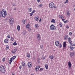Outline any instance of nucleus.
<instances>
[{"label": "nucleus", "mask_w": 75, "mask_h": 75, "mask_svg": "<svg viewBox=\"0 0 75 75\" xmlns=\"http://www.w3.org/2000/svg\"><path fill=\"white\" fill-rule=\"evenodd\" d=\"M7 15V12L4 9H2V11H0V17L2 16L3 17H5Z\"/></svg>", "instance_id": "nucleus-1"}, {"label": "nucleus", "mask_w": 75, "mask_h": 75, "mask_svg": "<svg viewBox=\"0 0 75 75\" xmlns=\"http://www.w3.org/2000/svg\"><path fill=\"white\" fill-rule=\"evenodd\" d=\"M0 71L2 73H4L6 72V70L5 68L3 65H2L0 67Z\"/></svg>", "instance_id": "nucleus-2"}, {"label": "nucleus", "mask_w": 75, "mask_h": 75, "mask_svg": "<svg viewBox=\"0 0 75 75\" xmlns=\"http://www.w3.org/2000/svg\"><path fill=\"white\" fill-rule=\"evenodd\" d=\"M50 29L51 30H56V27L54 25L52 24L50 26Z\"/></svg>", "instance_id": "nucleus-3"}, {"label": "nucleus", "mask_w": 75, "mask_h": 75, "mask_svg": "<svg viewBox=\"0 0 75 75\" xmlns=\"http://www.w3.org/2000/svg\"><path fill=\"white\" fill-rule=\"evenodd\" d=\"M14 20L13 18H11L9 20V22L10 24H13L14 23Z\"/></svg>", "instance_id": "nucleus-4"}, {"label": "nucleus", "mask_w": 75, "mask_h": 75, "mask_svg": "<svg viewBox=\"0 0 75 75\" xmlns=\"http://www.w3.org/2000/svg\"><path fill=\"white\" fill-rule=\"evenodd\" d=\"M16 58V56H13L10 59V60H9V64L10 65H11V63L12 62V61L14 59Z\"/></svg>", "instance_id": "nucleus-5"}, {"label": "nucleus", "mask_w": 75, "mask_h": 75, "mask_svg": "<svg viewBox=\"0 0 75 75\" xmlns=\"http://www.w3.org/2000/svg\"><path fill=\"white\" fill-rule=\"evenodd\" d=\"M49 7L50 8H54V4L53 2H52L50 3L49 4Z\"/></svg>", "instance_id": "nucleus-6"}, {"label": "nucleus", "mask_w": 75, "mask_h": 75, "mask_svg": "<svg viewBox=\"0 0 75 75\" xmlns=\"http://www.w3.org/2000/svg\"><path fill=\"white\" fill-rule=\"evenodd\" d=\"M63 50H65V48H66V42H63Z\"/></svg>", "instance_id": "nucleus-7"}, {"label": "nucleus", "mask_w": 75, "mask_h": 75, "mask_svg": "<svg viewBox=\"0 0 75 75\" xmlns=\"http://www.w3.org/2000/svg\"><path fill=\"white\" fill-rule=\"evenodd\" d=\"M37 37L38 41H40L41 40V35L39 34L37 35Z\"/></svg>", "instance_id": "nucleus-8"}, {"label": "nucleus", "mask_w": 75, "mask_h": 75, "mask_svg": "<svg viewBox=\"0 0 75 75\" xmlns=\"http://www.w3.org/2000/svg\"><path fill=\"white\" fill-rule=\"evenodd\" d=\"M68 65L69 67V69H71V62L69 61L68 63Z\"/></svg>", "instance_id": "nucleus-9"}, {"label": "nucleus", "mask_w": 75, "mask_h": 75, "mask_svg": "<svg viewBox=\"0 0 75 75\" xmlns=\"http://www.w3.org/2000/svg\"><path fill=\"white\" fill-rule=\"evenodd\" d=\"M68 41H69V43H70V44L71 45H72V41H71V38H68Z\"/></svg>", "instance_id": "nucleus-10"}, {"label": "nucleus", "mask_w": 75, "mask_h": 75, "mask_svg": "<svg viewBox=\"0 0 75 75\" xmlns=\"http://www.w3.org/2000/svg\"><path fill=\"white\" fill-rule=\"evenodd\" d=\"M55 44L56 46L58 47L59 46V42L58 41H56L55 42Z\"/></svg>", "instance_id": "nucleus-11"}, {"label": "nucleus", "mask_w": 75, "mask_h": 75, "mask_svg": "<svg viewBox=\"0 0 75 75\" xmlns=\"http://www.w3.org/2000/svg\"><path fill=\"white\" fill-rule=\"evenodd\" d=\"M28 67L29 68H31L32 67V65H31V63L29 62L28 64Z\"/></svg>", "instance_id": "nucleus-12"}, {"label": "nucleus", "mask_w": 75, "mask_h": 75, "mask_svg": "<svg viewBox=\"0 0 75 75\" xmlns=\"http://www.w3.org/2000/svg\"><path fill=\"white\" fill-rule=\"evenodd\" d=\"M17 52V49H15L14 50H13L11 51L12 54H15L16 52Z\"/></svg>", "instance_id": "nucleus-13"}, {"label": "nucleus", "mask_w": 75, "mask_h": 75, "mask_svg": "<svg viewBox=\"0 0 75 75\" xmlns=\"http://www.w3.org/2000/svg\"><path fill=\"white\" fill-rule=\"evenodd\" d=\"M40 67L39 66H36L35 68L36 71H38L39 69H40Z\"/></svg>", "instance_id": "nucleus-14"}, {"label": "nucleus", "mask_w": 75, "mask_h": 75, "mask_svg": "<svg viewBox=\"0 0 75 75\" xmlns=\"http://www.w3.org/2000/svg\"><path fill=\"white\" fill-rule=\"evenodd\" d=\"M38 18H39V17L38 16H36L35 18V19L36 21H38Z\"/></svg>", "instance_id": "nucleus-15"}, {"label": "nucleus", "mask_w": 75, "mask_h": 75, "mask_svg": "<svg viewBox=\"0 0 75 75\" xmlns=\"http://www.w3.org/2000/svg\"><path fill=\"white\" fill-rule=\"evenodd\" d=\"M30 25L29 23H28L26 25V28L29 29V27H30Z\"/></svg>", "instance_id": "nucleus-16"}, {"label": "nucleus", "mask_w": 75, "mask_h": 75, "mask_svg": "<svg viewBox=\"0 0 75 75\" xmlns=\"http://www.w3.org/2000/svg\"><path fill=\"white\" fill-rule=\"evenodd\" d=\"M35 28H38L39 27V26H38V24H35Z\"/></svg>", "instance_id": "nucleus-17"}, {"label": "nucleus", "mask_w": 75, "mask_h": 75, "mask_svg": "<svg viewBox=\"0 0 75 75\" xmlns=\"http://www.w3.org/2000/svg\"><path fill=\"white\" fill-rule=\"evenodd\" d=\"M4 42L5 43H8V39H6L4 40Z\"/></svg>", "instance_id": "nucleus-18"}, {"label": "nucleus", "mask_w": 75, "mask_h": 75, "mask_svg": "<svg viewBox=\"0 0 75 75\" xmlns=\"http://www.w3.org/2000/svg\"><path fill=\"white\" fill-rule=\"evenodd\" d=\"M59 18H61L62 19L64 18V16L62 15H59Z\"/></svg>", "instance_id": "nucleus-19"}, {"label": "nucleus", "mask_w": 75, "mask_h": 75, "mask_svg": "<svg viewBox=\"0 0 75 75\" xmlns=\"http://www.w3.org/2000/svg\"><path fill=\"white\" fill-rule=\"evenodd\" d=\"M51 22L53 23H55V19H53L51 21Z\"/></svg>", "instance_id": "nucleus-20"}, {"label": "nucleus", "mask_w": 75, "mask_h": 75, "mask_svg": "<svg viewBox=\"0 0 75 75\" xmlns=\"http://www.w3.org/2000/svg\"><path fill=\"white\" fill-rule=\"evenodd\" d=\"M17 29L18 31H20V25H18Z\"/></svg>", "instance_id": "nucleus-21"}, {"label": "nucleus", "mask_w": 75, "mask_h": 75, "mask_svg": "<svg viewBox=\"0 0 75 75\" xmlns=\"http://www.w3.org/2000/svg\"><path fill=\"white\" fill-rule=\"evenodd\" d=\"M67 14L68 16H70V13L69 11H67Z\"/></svg>", "instance_id": "nucleus-22"}, {"label": "nucleus", "mask_w": 75, "mask_h": 75, "mask_svg": "<svg viewBox=\"0 0 75 75\" xmlns=\"http://www.w3.org/2000/svg\"><path fill=\"white\" fill-rule=\"evenodd\" d=\"M70 55H71V57H72V56H74V55H75L73 52L71 53Z\"/></svg>", "instance_id": "nucleus-23"}, {"label": "nucleus", "mask_w": 75, "mask_h": 75, "mask_svg": "<svg viewBox=\"0 0 75 75\" xmlns=\"http://www.w3.org/2000/svg\"><path fill=\"white\" fill-rule=\"evenodd\" d=\"M50 58V59H52L54 58V56L52 55L51 56H50L49 57Z\"/></svg>", "instance_id": "nucleus-24"}, {"label": "nucleus", "mask_w": 75, "mask_h": 75, "mask_svg": "<svg viewBox=\"0 0 75 75\" xmlns=\"http://www.w3.org/2000/svg\"><path fill=\"white\" fill-rule=\"evenodd\" d=\"M22 21L23 22V24H25V20L23 19Z\"/></svg>", "instance_id": "nucleus-25"}, {"label": "nucleus", "mask_w": 75, "mask_h": 75, "mask_svg": "<svg viewBox=\"0 0 75 75\" xmlns=\"http://www.w3.org/2000/svg\"><path fill=\"white\" fill-rule=\"evenodd\" d=\"M28 10H29V11L30 12H31L32 11V8H28Z\"/></svg>", "instance_id": "nucleus-26"}, {"label": "nucleus", "mask_w": 75, "mask_h": 75, "mask_svg": "<svg viewBox=\"0 0 75 75\" xmlns=\"http://www.w3.org/2000/svg\"><path fill=\"white\" fill-rule=\"evenodd\" d=\"M23 35H25L26 34V32L25 30H24L23 32Z\"/></svg>", "instance_id": "nucleus-27"}, {"label": "nucleus", "mask_w": 75, "mask_h": 75, "mask_svg": "<svg viewBox=\"0 0 75 75\" xmlns=\"http://www.w3.org/2000/svg\"><path fill=\"white\" fill-rule=\"evenodd\" d=\"M13 45H17V44L16 43V42H15L13 43Z\"/></svg>", "instance_id": "nucleus-28"}, {"label": "nucleus", "mask_w": 75, "mask_h": 75, "mask_svg": "<svg viewBox=\"0 0 75 75\" xmlns=\"http://www.w3.org/2000/svg\"><path fill=\"white\" fill-rule=\"evenodd\" d=\"M45 67L46 69H48V64H47L45 65Z\"/></svg>", "instance_id": "nucleus-29"}, {"label": "nucleus", "mask_w": 75, "mask_h": 75, "mask_svg": "<svg viewBox=\"0 0 75 75\" xmlns=\"http://www.w3.org/2000/svg\"><path fill=\"white\" fill-rule=\"evenodd\" d=\"M70 50H73L74 49V47H70Z\"/></svg>", "instance_id": "nucleus-30"}, {"label": "nucleus", "mask_w": 75, "mask_h": 75, "mask_svg": "<svg viewBox=\"0 0 75 75\" xmlns=\"http://www.w3.org/2000/svg\"><path fill=\"white\" fill-rule=\"evenodd\" d=\"M40 48L41 49H43V45H40Z\"/></svg>", "instance_id": "nucleus-31"}, {"label": "nucleus", "mask_w": 75, "mask_h": 75, "mask_svg": "<svg viewBox=\"0 0 75 75\" xmlns=\"http://www.w3.org/2000/svg\"><path fill=\"white\" fill-rule=\"evenodd\" d=\"M59 25L61 27H62V24L61 23H59Z\"/></svg>", "instance_id": "nucleus-32"}, {"label": "nucleus", "mask_w": 75, "mask_h": 75, "mask_svg": "<svg viewBox=\"0 0 75 75\" xmlns=\"http://www.w3.org/2000/svg\"><path fill=\"white\" fill-rule=\"evenodd\" d=\"M28 55H27V57L28 58H30V54L29 53V54H28Z\"/></svg>", "instance_id": "nucleus-33"}, {"label": "nucleus", "mask_w": 75, "mask_h": 75, "mask_svg": "<svg viewBox=\"0 0 75 75\" xmlns=\"http://www.w3.org/2000/svg\"><path fill=\"white\" fill-rule=\"evenodd\" d=\"M22 66L23 67H24V66H25V63H22Z\"/></svg>", "instance_id": "nucleus-34"}, {"label": "nucleus", "mask_w": 75, "mask_h": 75, "mask_svg": "<svg viewBox=\"0 0 75 75\" xmlns=\"http://www.w3.org/2000/svg\"><path fill=\"white\" fill-rule=\"evenodd\" d=\"M5 60H6V58H4L2 59V61H3V62H4V61H5Z\"/></svg>", "instance_id": "nucleus-35"}, {"label": "nucleus", "mask_w": 75, "mask_h": 75, "mask_svg": "<svg viewBox=\"0 0 75 75\" xmlns=\"http://www.w3.org/2000/svg\"><path fill=\"white\" fill-rule=\"evenodd\" d=\"M66 27L67 28H69V26L68 25H67L66 26Z\"/></svg>", "instance_id": "nucleus-36"}, {"label": "nucleus", "mask_w": 75, "mask_h": 75, "mask_svg": "<svg viewBox=\"0 0 75 75\" xmlns=\"http://www.w3.org/2000/svg\"><path fill=\"white\" fill-rule=\"evenodd\" d=\"M43 69L42 68H41L39 71H43Z\"/></svg>", "instance_id": "nucleus-37"}, {"label": "nucleus", "mask_w": 75, "mask_h": 75, "mask_svg": "<svg viewBox=\"0 0 75 75\" xmlns=\"http://www.w3.org/2000/svg\"><path fill=\"white\" fill-rule=\"evenodd\" d=\"M13 6H16V3H13Z\"/></svg>", "instance_id": "nucleus-38"}, {"label": "nucleus", "mask_w": 75, "mask_h": 75, "mask_svg": "<svg viewBox=\"0 0 75 75\" xmlns=\"http://www.w3.org/2000/svg\"><path fill=\"white\" fill-rule=\"evenodd\" d=\"M33 13L32 12L31 13H30V16H33Z\"/></svg>", "instance_id": "nucleus-39"}, {"label": "nucleus", "mask_w": 75, "mask_h": 75, "mask_svg": "<svg viewBox=\"0 0 75 75\" xmlns=\"http://www.w3.org/2000/svg\"><path fill=\"white\" fill-rule=\"evenodd\" d=\"M72 33L69 32V35H72Z\"/></svg>", "instance_id": "nucleus-40"}, {"label": "nucleus", "mask_w": 75, "mask_h": 75, "mask_svg": "<svg viewBox=\"0 0 75 75\" xmlns=\"http://www.w3.org/2000/svg\"><path fill=\"white\" fill-rule=\"evenodd\" d=\"M11 40H12L11 41H13L14 40V39L13 38L11 37Z\"/></svg>", "instance_id": "nucleus-41"}, {"label": "nucleus", "mask_w": 75, "mask_h": 75, "mask_svg": "<svg viewBox=\"0 0 75 75\" xmlns=\"http://www.w3.org/2000/svg\"><path fill=\"white\" fill-rule=\"evenodd\" d=\"M42 4H40V5H39V7H42Z\"/></svg>", "instance_id": "nucleus-42"}, {"label": "nucleus", "mask_w": 75, "mask_h": 75, "mask_svg": "<svg viewBox=\"0 0 75 75\" xmlns=\"http://www.w3.org/2000/svg\"><path fill=\"white\" fill-rule=\"evenodd\" d=\"M62 45H61V44H60L59 45V47L60 48H61V47H62Z\"/></svg>", "instance_id": "nucleus-43"}, {"label": "nucleus", "mask_w": 75, "mask_h": 75, "mask_svg": "<svg viewBox=\"0 0 75 75\" xmlns=\"http://www.w3.org/2000/svg\"><path fill=\"white\" fill-rule=\"evenodd\" d=\"M32 13L33 14L34 13H35V10H34L32 12Z\"/></svg>", "instance_id": "nucleus-44"}, {"label": "nucleus", "mask_w": 75, "mask_h": 75, "mask_svg": "<svg viewBox=\"0 0 75 75\" xmlns=\"http://www.w3.org/2000/svg\"><path fill=\"white\" fill-rule=\"evenodd\" d=\"M21 68H22V66L21 65L20 67H19V69H21Z\"/></svg>", "instance_id": "nucleus-45"}, {"label": "nucleus", "mask_w": 75, "mask_h": 75, "mask_svg": "<svg viewBox=\"0 0 75 75\" xmlns=\"http://www.w3.org/2000/svg\"><path fill=\"white\" fill-rule=\"evenodd\" d=\"M14 10H17V8H16V7L14 8Z\"/></svg>", "instance_id": "nucleus-46"}, {"label": "nucleus", "mask_w": 75, "mask_h": 75, "mask_svg": "<svg viewBox=\"0 0 75 75\" xmlns=\"http://www.w3.org/2000/svg\"><path fill=\"white\" fill-rule=\"evenodd\" d=\"M7 37H8V38H10V35H8V36H7Z\"/></svg>", "instance_id": "nucleus-47"}, {"label": "nucleus", "mask_w": 75, "mask_h": 75, "mask_svg": "<svg viewBox=\"0 0 75 75\" xmlns=\"http://www.w3.org/2000/svg\"><path fill=\"white\" fill-rule=\"evenodd\" d=\"M68 3V0H66V3Z\"/></svg>", "instance_id": "nucleus-48"}, {"label": "nucleus", "mask_w": 75, "mask_h": 75, "mask_svg": "<svg viewBox=\"0 0 75 75\" xmlns=\"http://www.w3.org/2000/svg\"><path fill=\"white\" fill-rule=\"evenodd\" d=\"M38 3H39L40 1V0H37Z\"/></svg>", "instance_id": "nucleus-49"}, {"label": "nucleus", "mask_w": 75, "mask_h": 75, "mask_svg": "<svg viewBox=\"0 0 75 75\" xmlns=\"http://www.w3.org/2000/svg\"><path fill=\"white\" fill-rule=\"evenodd\" d=\"M41 21V19L40 18V20H39V22H40V21Z\"/></svg>", "instance_id": "nucleus-50"}, {"label": "nucleus", "mask_w": 75, "mask_h": 75, "mask_svg": "<svg viewBox=\"0 0 75 75\" xmlns=\"http://www.w3.org/2000/svg\"><path fill=\"white\" fill-rule=\"evenodd\" d=\"M53 7H54V8H57V7L56 6H54Z\"/></svg>", "instance_id": "nucleus-51"}, {"label": "nucleus", "mask_w": 75, "mask_h": 75, "mask_svg": "<svg viewBox=\"0 0 75 75\" xmlns=\"http://www.w3.org/2000/svg\"><path fill=\"white\" fill-rule=\"evenodd\" d=\"M73 53L74 54V55H75V51H74V52H73Z\"/></svg>", "instance_id": "nucleus-52"}, {"label": "nucleus", "mask_w": 75, "mask_h": 75, "mask_svg": "<svg viewBox=\"0 0 75 75\" xmlns=\"http://www.w3.org/2000/svg\"><path fill=\"white\" fill-rule=\"evenodd\" d=\"M6 48H7V49L8 48V46H7L6 47Z\"/></svg>", "instance_id": "nucleus-53"}, {"label": "nucleus", "mask_w": 75, "mask_h": 75, "mask_svg": "<svg viewBox=\"0 0 75 75\" xmlns=\"http://www.w3.org/2000/svg\"><path fill=\"white\" fill-rule=\"evenodd\" d=\"M12 75H15V74H14V73H12Z\"/></svg>", "instance_id": "nucleus-54"}, {"label": "nucleus", "mask_w": 75, "mask_h": 75, "mask_svg": "<svg viewBox=\"0 0 75 75\" xmlns=\"http://www.w3.org/2000/svg\"><path fill=\"white\" fill-rule=\"evenodd\" d=\"M62 21H64V20H65V19H62Z\"/></svg>", "instance_id": "nucleus-55"}, {"label": "nucleus", "mask_w": 75, "mask_h": 75, "mask_svg": "<svg viewBox=\"0 0 75 75\" xmlns=\"http://www.w3.org/2000/svg\"><path fill=\"white\" fill-rule=\"evenodd\" d=\"M28 31H31V29H29Z\"/></svg>", "instance_id": "nucleus-56"}, {"label": "nucleus", "mask_w": 75, "mask_h": 75, "mask_svg": "<svg viewBox=\"0 0 75 75\" xmlns=\"http://www.w3.org/2000/svg\"><path fill=\"white\" fill-rule=\"evenodd\" d=\"M69 37V36H68V35H66V37Z\"/></svg>", "instance_id": "nucleus-57"}, {"label": "nucleus", "mask_w": 75, "mask_h": 75, "mask_svg": "<svg viewBox=\"0 0 75 75\" xmlns=\"http://www.w3.org/2000/svg\"><path fill=\"white\" fill-rule=\"evenodd\" d=\"M64 39H65V40H66V37H64Z\"/></svg>", "instance_id": "nucleus-58"}, {"label": "nucleus", "mask_w": 75, "mask_h": 75, "mask_svg": "<svg viewBox=\"0 0 75 75\" xmlns=\"http://www.w3.org/2000/svg\"><path fill=\"white\" fill-rule=\"evenodd\" d=\"M64 23H66V21H64Z\"/></svg>", "instance_id": "nucleus-59"}, {"label": "nucleus", "mask_w": 75, "mask_h": 75, "mask_svg": "<svg viewBox=\"0 0 75 75\" xmlns=\"http://www.w3.org/2000/svg\"><path fill=\"white\" fill-rule=\"evenodd\" d=\"M68 20H66V23H67V22H68Z\"/></svg>", "instance_id": "nucleus-60"}, {"label": "nucleus", "mask_w": 75, "mask_h": 75, "mask_svg": "<svg viewBox=\"0 0 75 75\" xmlns=\"http://www.w3.org/2000/svg\"><path fill=\"white\" fill-rule=\"evenodd\" d=\"M64 4H66V1H65V2Z\"/></svg>", "instance_id": "nucleus-61"}, {"label": "nucleus", "mask_w": 75, "mask_h": 75, "mask_svg": "<svg viewBox=\"0 0 75 75\" xmlns=\"http://www.w3.org/2000/svg\"><path fill=\"white\" fill-rule=\"evenodd\" d=\"M74 46H75V45H74Z\"/></svg>", "instance_id": "nucleus-62"}]
</instances>
